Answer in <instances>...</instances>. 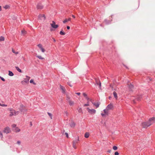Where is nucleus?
Masks as SVG:
<instances>
[{"mask_svg":"<svg viewBox=\"0 0 155 155\" xmlns=\"http://www.w3.org/2000/svg\"><path fill=\"white\" fill-rule=\"evenodd\" d=\"M155 123V117L150 118L148 122H144L141 123V126L143 128H146L151 125Z\"/></svg>","mask_w":155,"mask_h":155,"instance_id":"obj_1","label":"nucleus"},{"mask_svg":"<svg viewBox=\"0 0 155 155\" xmlns=\"http://www.w3.org/2000/svg\"><path fill=\"white\" fill-rule=\"evenodd\" d=\"M79 141V137H78L77 139L73 140L72 142V146L73 148L76 149H77V147L76 145L78 144V142Z\"/></svg>","mask_w":155,"mask_h":155,"instance_id":"obj_2","label":"nucleus"},{"mask_svg":"<svg viewBox=\"0 0 155 155\" xmlns=\"http://www.w3.org/2000/svg\"><path fill=\"white\" fill-rule=\"evenodd\" d=\"M26 78L24 79V80L22 81L21 82V83L22 84H24L25 83L27 84L29 83V80L30 78V77L28 76H26Z\"/></svg>","mask_w":155,"mask_h":155,"instance_id":"obj_3","label":"nucleus"},{"mask_svg":"<svg viewBox=\"0 0 155 155\" xmlns=\"http://www.w3.org/2000/svg\"><path fill=\"white\" fill-rule=\"evenodd\" d=\"M87 109L89 113L91 114H95L96 112V110L94 109H90L89 108H87Z\"/></svg>","mask_w":155,"mask_h":155,"instance_id":"obj_4","label":"nucleus"},{"mask_svg":"<svg viewBox=\"0 0 155 155\" xmlns=\"http://www.w3.org/2000/svg\"><path fill=\"white\" fill-rule=\"evenodd\" d=\"M38 18L40 19H44L46 18V17L44 14H40L38 15Z\"/></svg>","mask_w":155,"mask_h":155,"instance_id":"obj_5","label":"nucleus"},{"mask_svg":"<svg viewBox=\"0 0 155 155\" xmlns=\"http://www.w3.org/2000/svg\"><path fill=\"white\" fill-rule=\"evenodd\" d=\"M51 27L54 28L56 29L58 27V25L55 24V22L54 21H52V23L51 24Z\"/></svg>","mask_w":155,"mask_h":155,"instance_id":"obj_6","label":"nucleus"},{"mask_svg":"<svg viewBox=\"0 0 155 155\" xmlns=\"http://www.w3.org/2000/svg\"><path fill=\"white\" fill-rule=\"evenodd\" d=\"M142 98V95H137V98L135 99L134 100H133V102L134 103H136V101H139Z\"/></svg>","mask_w":155,"mask_h":155,"instance_id":"obj_7","label":"nucleus"},{"mask_svg":"<svg viewBox=\"0 0 155 155\" xmlns=\"http://www.w3.org/2000/svg\"><path fill=\"white\" fill-rule=\"evenodd\" d=\"M11 131L10 129L8 127H7L5 128L3 132L6 134L9 133Z\"/></svg>","mask_w":155,"mask_h":155,"instance_id":"obj_8","label":"nucleus"},{"mask_svg":"<svg viewBox=\"0 0 155 155\" xmlns=\"http://www.w3.org/2000/svg\"><path fill=\"white\" fill-rule=\"evenodd\" d=\"M37 46L38 47V48H39L43 52H45V50L43 48L42 45L41 44H39Z\"/></svg>","mask_w":155,"mask_h":155,"instance_id":"obj_9","label":"nucleus"},{"mask_svg":"<svg viewBox=\"0 0 155 155\" xmlns=\"http://www.w3.org/2000/svg\"><path fill=\"white\" fill-rule=\"evenodd\" d=\"M104 113L103 114V113H101V115L102 117H104L105 116V115H108V111L107 110H106V109H104Z\"/></svg>","mask_w":155,"mask_h":155,"instance_id":"obj_10","label":"nucleus"},{"mask_svg":"<svg viewBox=\"0 0 155 155\" xmlns=\"http://www.w3.org/2000/svg\"><path fill=\"white\" fill-rule=\"evenodd\" d=\"M60 87L61 89L62 90V93L64 94L65 93L66 91L65 87L61 84L60 85Z\"/></svg>","mask_w":155,"mask_h":155,"instance_id":"obj_11","label":"nucleus"},{"mask_svg":"<svg viewBox=\"0 0 155 155\" xmlns=\"http://www.w3.org/2000/svg\"><path fill=\"white\" fill-rule=\"evenodd\" d=\"M37 8L38 9H42L43 8V5L40 3L38 4L37 6Z\"/></svg>","mask_w":155,"mask_h":155,"instance_id":"obj_12","label":"nucleus"},{"mask_svg":"<svg viewBox=\"0 0 155 155\" xmlns=\"http://www.w3.org/2000/svg\"><path fill=\"white\" fill-rule=\"evenodd\" d=\"M92 104L94 105V106H96V108L99 107V105L100 104V103L98 102H97V103L92 102Z\"/></svg>","mask_w":155,"mask_h":155,"instance_id":"obj_13","label":"nucleus"},{"mask_svg":"<svg viewBox=\"0 0 155 155\" xmlns=\"http://www.w3.org/2000/svg\"><path fill=\"white\" fill-rule=\"evenodd\" d=\"M113 107V104H110L107 105V108L109 110H110L112 109Z\"/></svg>","mask_w":155,"mask_h":155,"instance_id":"obj_14","label":"nucleus"},{"mask_svg":"<svg viewBox=\"0 0 155 155\" xmlns=\"http://www.w3.org/2000/svg\"><path fill=\"white\" fill-rule=\"evenodd\" d=\"M76 124L74 121H72L71 123L70 124V126L71 127H74L75 126Z\"/></svg>","mask_w":155,"mask_h":155,"instance_id":"obj_15","label":"nucleus"},{"mask_svg":"<svg viewBox=\"0 0 155 155\" xmlns=\"http://www.w3.org/2000/svg\"><path fill=\"white\" fill-rule=\"evenodd\" d=\"M83 96L85 97V98L88 101L89 99H90V98H88L87 96V94L85 93H83Z\"/></svg>","mask_w":155,"mask_h":155,"instance_id":"obj_16","label":"nucleus"},{"mask_svg":"<svg viewBox=\"0 0 155 155\" xmlns=\"http://www.w3.org/2000/svg\"><path fill=\"white\" fill-rule=\"evenodd\" d=\"M13 130L16 132H18L20 131V129L18 127H16L15 129H13Z\"/></svg>","mask_w":155,"mask_h":155,"instance_id":"obj_17","label":"nucleus"},{"mask_svg":"<svg viewBox=\"0 0 155 155\" xmlns=\"http://www.w3.org/2000/svg\"><path fill=\"white\" fill-rule=\"evenodd\" d=\"M113 94L116 100H117L118 98L117 94L115 91H114L113 92Z\"/></svg>","mask_w":155,"mask_h":155,"instance_id":"obj_18","label":"nucleus"},{"mask_svg":"<svg viewBox=\"0 0 155 155\" xmlns=\"http://www.w3.org/2000/svg\"><path fill=\"white\" fill-rule=\"evenodd\" d=\"M129 88L130 89V91H132L133 88H134V86L133 85L130 84L129 85Z\"/></svg>","mask_w":155,"mask_h":155,"instance_id":"obj_19","label":"nucleus"},{"mask_svg":"<svg viewBox=\"0 0 155 155\" xmlns=\"http://www.w3.org/2000/svg\"><path fill=\"white\" fill-rule=\"evenodd\" d=\"M3 7L5 9H9L10 8V6L8 5H6Z\"/></svg>","mask_w":155,"mask_h":155,"instance_id":"obj_20","label":"nucleus"},{"mask_svg":"<svg viewBox=\"0 0 155 155\" xmlns=\"http://www.w3.org/2000/svg\"><path fill=\"white\" fill-rule=\"evenodd\" d=\"M89 133L87 132L84 134V137L86 138H87L89 137Z\"/></svg>","mask_w":155,"mask_h":155,"instance_id":"obj_21","label":"nucleus"},{"mask_svg":"<svg viewBox=\"0 0 155 155\" xmlns=\"http://www.w3.org/2000/svg\"><path fill=\"white\" fill-rule=\"evenodd\" d=\"M8 75L11 76H13L14 74L12 72L10 71H8Z\"/></svg>","mask_w":155,"mask_h":155,"instance_id":"obj_22","label":"nucleus"},{"mask_svg":"<svg viewBox=\"0 0 155 155\" xmlns=\"http://www.w3.org/2000/svg\"><path fill=\"white\" fill-rule=\"evenodd\" d=\"M96 82L98 85H99L100 86V87H101V83L100 81H98V80H97L96 81Z\"/></svg>","mask_w":155,"mask_h":155,"instance_id":"obj_23","label":"nucleus"},{"mask_svg":"<svg viewBox=\"0 0 155 155\" xmlns=\"http://www.w3.org/2000/svg\"><path fill=\"white\" fill-rule=\"evenodd\" d=\"M96 82L98 85H99L100 86V87H101V83L100 81H98V80H97L96 81Z\"/></svg>","mask_w":155,"mask_h":155,"instance_id":"obj_24","label":"nucleus"},{"mask_svg":"<svg viewBox=\"0 0 155 155\" xmlns=\"http://www.w3.org/2000/svg\"><path fill=\"white\" fill-rule=\"evenodd\" d=\"M21 33L24 35L26 34H27V31H26L24 29L22 30L21 31Z\"/></svg>","mask_w":155,"mask_h":155,"instance_id":"obj_25","label":"nucleus"},{"mask_svg":"<svg viewBox=\"0 0 155 155\" xmlns=\"http://www.w3.org/2000/svg\"><path fill=\"white\" fill-rule=\"evenodd\" d=\"M60 34L61 35H64L65 34V33L64 31H63V30H62L60 31Z\"/></svg>","mask_w":155,"mask_h":155,"instance_id":"obj_26","label":"nucleus"},{"mask_svg":"<svg viewBox=\"0 0 155 155\" xmlns=\"http://www.w3.org/2000/svg\"><path fill=\"white\" fill-rule=\"evenodd\" d=\"M15 68L19 72L21 73L22 72V71L18 67H15Z\"/></svg>","mask_w":155,"mask_h":155,"instance_id":"obj_27","label":"nucleus"},{"mask_svg":"<svg viewBox=\"0 0 155 155\" xmlns=\"http://www.w3.org/2000/svg\"><path fill=\"white\" fill-rule=\"evenodd\" d=\"M69 102V105L71 106L72 105L74 104V102L71 100H69V101H68Z\"/></svg>","mask_w":155,"mask_h":155,"instance_id":"obj_28","label":"nucleus"},{"mask_svg":"<svg viewBox=\"0 0 155 155\" xmlns=\"http://www.w3.org/2000/svg\"><path fill=\"white\" fill-rule=\"evenodd\" d=\"M36 56L39 59H42V60L44 59V58H42L41 56L36 55Z\"/></svg>","mask_w":155,"mask_h":155,"instance_id":"obj_29","label":"nucleus"},{"mask_svg":"<svg viewBox=\"0 0 155 155\" xmlns=\"http://www.w3.org/2000/svg\"><path fill=\"white\" fill-rule=\"evenodd\" d=\"M5 38L1 36L0 37V41H4Z\"/></svg>","mask_w":155,"mask_h":155,"instance_id":"obj_30","label":"nucleus"},{"mask_svg":"<svg viewBox=\"0 0 155 155\" xmlns=\"http://www.w3.org/2000/svg\"><path fill=\"white\" fill-rule=\"evenodd\" d=\"M30 83H33L34 84V85H35L36 84V83H35L34 81V80H33V79H31L30 81Z\"/></svg>","mask_w":155,"mask_h":155,"instance_id":"obj_31","label":"nucleus"},{"mask_svg":"<svg viewBox=\"0 0 155 155\" xmlns=\"http://www.w3.org/2000/svg\"><path fill=\"white\" fill-rule=\"evenodd\" d=\"M14 115V112H11L10 113V114H9V116L11 117L13 115Z\"/></svg>","mask_w":155,"mask_h":155,"instance_id":"obj_32","label":"nucleus"},{"mask_svg":"<svg viewBox=\"0 0 155 155\" xmlns=\"http://www.w3.org/2000/svg\"><path fill=\"white\" fill-rule=\"evenodd\" d=\"M47 114L52 119V115L49 112H48Z\"/></svg>","mask_w":155,"mask_h":155,"instance_id":"obj_33","label":"nucleus"},{"mask_svg":"<svg viewBox=\"0 0 155 155\" xmlns=\"http://www.w3.org/2000/svg\"><path fill=\"white\" fill-rule=\"evenodd\" d=\"M16 125L15 124H13L12 125V127L13 129H15L16 127Z\"/></svg>","mask_w":155,"mask_h":155,"instance_id":"obj_34","label":"nucleus"},{"mask_svg":"<svg viewBox=\"0 0 155 155\" xmlns=\"http://www.w3.org/2000/svg\"><path fill=\"white\" fill-rule=\"evenodd\" d=\"M70 97L69 96H67V98H66V100L68 101H69V100H70Z\"/></svg>","mask_w":155,"mask_h":155,"instance_id":"obj_35","label":"nucleus"},{"mask_svg":"<svg viewBox=\"0 0 155 155\" xmlns=\"http://www.w3.org/2000/svg\"><path fill=\"white\" fill-rule=\"evenodd\" d=\"M113 149L114 150H116L117 149V147L116 146H114L113 147Z\"/></svg>","mask_w":155,"mask_h":155,"instance_id":"obj_36","label":"nucleus"},{"mask_svg":"<svg viewBox=\"0 0 155 155\" xmlns=\"http://www.w3.org/2000/svg\"><path fill=\"white\" fill-rule=\"evenodd\" d=\"M14 115H18V113H19V112L18 111H16V112H15V110L14 111Z\"/></svg>","mask_w":155,"mask_h":155,"instance_id":"obj_37","label":"nucleus"},{"mask_svg":"<svg viewBox=\"0 0 155 155\" xmlns=\"http://www.w3.org/2000/svg\"><path fill=\"white\" fill-rule=\"evenodd\" d=\"M88 103H89V102L88 101H87V104H85L84 105V107H86V106H89V104H88Z\"/></svg>","mask_w":155,"mask_h":155,"instance_id":"obj_38","label":"nucleus"},{"mask_svg":"<svg viewBox=\"0 0 155 155\" xmlns=\"http://www.w3.org/2000/svg\"><path fill=\"white\" fill-rule=\"evenodd\" d=\"M0 137H1L2 138L3 137L2 134L0 131Z\"/></svg>","mask_w":155,"mask_h":155,"instance_id":"obj_39","label":"nucleus"},{"mask_svg":"<svg viewBox=\"0 0 155 155\" xmlns=\"http://www.w3.org/2000/svg\"><path fill=\"white\" fill-rule=\"evenodd\" d=\"M70 20H64V21H63V22L64 23H65L66 22H67L68 21H69Z\"/></svg>","mask_w":155,"mask_h":155,"instance_id":"obj_40","label":"nucleus"},{"mask_svg":"<svg viewBox=\"0 0 155 155\" xmlns=\"http://www.w3.org/2000/svg\"><path fill=\"white\" fill-rule=\"evenodd\" d=\"M0 78L3 81H5V79L3 78L0 76Z\"/></svg>","mask_w":155,"mask_h":155,"instance_id":"obj_41","label":"nucleus"},{"mask_svg":"<svg viewBox=\"0 0 155 155\" xmlns=\"http://www.w3.org/2000/svg\"><path fill=\"white\" fill-rule=\"evenodd\" d=\"M119 153H118V152L117 151L115 152V153H114L115 155H119Z\"/></svg>","mask_w":155,"mask_h":155,"instance_id":"obj_42","label":"nucleus"},{"mask_svg":"<svg viewBox=\"0 0 155 155\" xmlns=\"http://www.w3.org/2000/svg\"><path fill=\"white\" fill-rule=\"evenodd\" d=\"M65 134L66 135V137H67V138H68V134L67 133H65Z\"/></svg>","mask_w":155,"mask_h":155,"instance_id":"obj_43","label":"nucleus"},{"mask_svg":"<svg viewBox=\"0 0 155 155\" xmlns=\"http://www.w3.org/2000/svg\"><path fill=\"white\" fill-rule=\"evenodd\" d=\"M1 106H2V107H6L7 106V105L5 104H1Z\"/></svg>","mask_w":155,"mask_h":155,"instance_id":"obj_44","label":"nucleus"},{"mask_svg":"<svg viewBox=\"0 0 155 155\" xmlns=\"http://www.w3.org/2000/svg\"><path fill=\"white\" fill-rule=\"evenodd\" d=\"M72 18H73V19H75V18H76L75 17V16L74 15H72Z\"/></svg>","mask_w":155,"mask_h":155,"instance_id":"obj_45","label":"nucleus"},{"mask_svg":"<svg viewBox=\"0 0 155 155\" xmlns=\"http://www.w3.org/2000/svg\"><path fill=\"white\" fill-rule=\"evenodd\" d=\"M17 143L19 144L20 145L21 143V142L19 141H18L17 142Z\"/></svg>","mask_w":155,"mask_h":155,"instance_id":"obj_46","label":"nucleus"},{"mask_svg":"<svg viewBox=\"0 0 155 155\" xmlns=\"http://www.w3.org/2000/svg\"><path fill=\"white\" fill-rule=\"evenodd\" d=\"M17 18V16H15V15H14V17L13 18L16 19Z\"/></svg>","mask_w":155,"mask_h":155,"instance_id":"obj_47","label":"nucleus"},{"mask_svg":"<svg viewBox=\"0 0 155 155\" xmlns=\"http://www.w3.org/2000/svg\"><path fill=\"white\" fill-rule=\"evenodd\" d=\"M90 101L92 103V102H92V99H90H90H89L88 101Z\"/></svg>","mask_w":155,"mask_h":155,"instance_id":"obj_48","label":"nucleus"},{"mask_svg":"<svg viewBox=\"0 0 155 155\" xmlns=\"http://www.w3.org/2000/svg\"><path fill=\"white\" fill-rule=\"evenodd\" d=\"M76 94L78 95H80L81 94V93L80 92L76 93Z\"/></svg>","mask_w":155,"mask_h":155,"instance_id":"obj_49","label":"nucleus"},{"mask_svg":"<svg viewBox=\"0 0 155 155\" xmlns=\"http://www.w3.org/2000/svg\"><path fill=\"white\" fill-rule=\"evenodd\" d=\"M67 28L68 30H69L70 29V27L69 26H67Z\"/></svg>","mask_w":155,"mask_h":155,"instance_id":"obj_50","label":"nucleus"},{"mask_svg":"<svg viewBox=\"0 0 155 155\" xmlns=\"http://www.w3.org/2000/svg\"><path fill=\"white\" fill-rule=\"evenodd\" d=\"M2 11V6H0V11Z\"/></svg>","mask_w":155,"mask_h":155,"instance_id":"obj_51","label":"nucleus"},{"mask_svg":"<svg viewBox=\"0 0 155 155\" xmlns=\"http://www.w3.org/2000/svg\"><path fill=\"white\" fill-rule=\"evenodd\" d=\"M52 39H53V41L54 42H55L56 41V40H55V39L54 38H52Z\"/></svg>","mask_w":155,"mask_h":155,"instance_id":"obj_52","label":"nucleus"},{"mask_svg":"<svg viewBox=\"0 0 155 155\" xmlns=\"http://www.w3.org/2000/svg\"><path fill=\"white\" fill-rule=\"evenodd\" d=\"M124 65L126 67V68H127V69H129L128 68L126 65H125L124 64Z\"/></svg>","mask_w":155,"mask_h":155,"instance_id":"obj_53","label":"nucleus"},{"mask_svg":"<svg viewBox=\"0 0 155 155\" xmlns=\"http://www.w3.org/2000/svg\"><path fill=\"white\" fill-rule=\"evenodd\" d=\"M68 84L69 85L70 87H72V86L69 84V83H68Z\"/></svg>","mask_w":155,"mask_h":155,"instance_id":"obj_54","label":"nucleus"},{"mask_svg":"<svg viewBox=\"0 0 155 155\" xmlns=\"http://www.w3.org/2000/svg\"><path fill=\"white\" fill-rule=\"evenodd\" d=\"M107 152L109 153H110L111 152V150H108L107 151Z\"/></svg>","mask_w":155,"mask_h":155,"instance_id":"obj_55","label":"nucleus"},{"mask_svg":"<svg viewBox=\"0 0 155 155\" xmlns=\"http://www.w3.org/2000/svg\"><path fill=\"white\" fill-rule=\"evenodd\" d=\"M12 51L13 53H15V51H14V50L13 49H12Z\"/></svg>","mask_w":155,"mask_h":155,"instance_id":"obj_56","label":"nucleus"},{"mask_svg":"<svg viewBox=\"0 0 155 155\" xmlns=\"http://www.w3.org/2000/svg\"><path fill=\"white\" fill-rule=\"evenodd\" d=\"M50 30L51 31H53V29L52 28H50Z\"/></svg>","mask_w":155,"mask_h":155,"instance_id":"obj_57","label":"nucleus"},{"mask_svg":"<svg viewBox=\"0 0 155 155\" xmlns=\"http://www.w3.org/2000/svg\"><path fill=\"white\" fill-rule=\"evenodd\" d=\"M15 53L17 54H18V52H15Z\"/></svg>","mask_w":155,"mask_h":155,"instance_id":"obj_58","label":"nucleus"},{"mask_svg":"<svg viewBox=\"0 0 155 155\" xmlns=\"http://www.w3.org/2000/svg\"><path fill=\"white\" fill-rule=\"evenodd\" d=\"M30 125L31 126H32V123L31 122V123H30Z\"/></svg>","mask_w":155,"mask_h":155,"instance_id":"obj_59","label":"nucleus"},{"mask_svg":"<svg viewBox=\"0 0 155 155\" xmlns=\"http://www.w3.org/2000/svg\"><path fill=\"white\" fill-rule=\"evenodd\" d=\"M0 105L1 106V104L0 103Z\"/></svg>","mask_w":155,"mask_h":155,"instance_id":"obj_60","label":"nucleus"}]
</instances>
